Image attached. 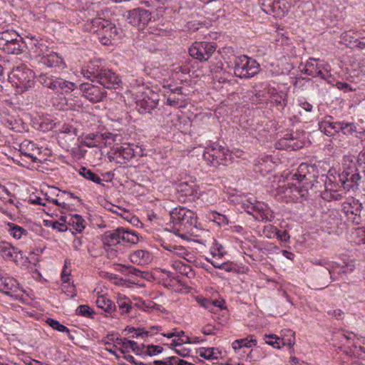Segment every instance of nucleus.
Here are the masks:
<instances>
[{
  "label": "nucleus",
  "mask_w": 365,
  "mask_h": 365,
  "mask_svg": "<svg viewBox=\"0 0 365 365\" xmlns=\"http://www.w3.org/2000/svg\"><path fill=\"white\" fill-rule=\"evenodd\" d=\"M84 77L92 81H96L103 87L90 83H81L79 90L82 96L92 103H98L106 97L105 88L116 89L120 87L121 79L111 70L101 67L96 61L90 62L86 69L82 70Z\"/></svg>",
  "instance_id": "1"
},
{
  "label": "nucleus",
  "mask_w": 365,
  "mask_h": 365,
  "mask_svg": "<svg viewBox=\"0 0 365 365\" xmlns=\"http://www.w3.org/2000/svg\"><path fill=\"white\" fill-rule=\"evenodd\" d=\"M313 176L309 172L307 164H301L297 171L292 174L287 185L279 188V192L284 195V198L288 200H297L300 197H305L308 190L313 186Z\"/></svg>",
  "instance_id": "2"
},
{
  "label": "nucleus",
  "mask_w": 365,
  "mask_h": 365,
  "mask_svg": "<svg viewBox=\"0 0 365 365\" xmlns=\"http://www.w3.org/2000/svg\"><path fill=\"white\" fill-rule=\"evenodd\" d=\"M170 222L173 223V232L181 237H186L187 235H195L197 230V217L190 210L184 207L174 208L170 212Z\"/></svg>",
  "instance_id": "3"
},
{
  "label": "nucleus",
  "mask_w": 365,
  "mask_h": 365,
  "mask_svg": "<svg viewBox=\"0 0 365 365\" xmlns=\"http://www.w3.org/2000/svg\"><path fill=\"white\" fill-rule=\"evenodd\" d=\"M311 262L317 267L314 271V279L317 284L322 286V288L327 287L331 281L335 280L336 272L340 273L336 270L339 268L337 264L325 258H314L311 260Z\"/></svg>",
  "instance_id": "4"
},
{
  "label": "nucleus",
  "mask_w": 365,
  "mask_h": 365,
  "mask_svg": "<svg viewBox=\"0 0 365 365\" xmlns=\"http://www.w3.org/2000/svg\"><path fill=\"white\" fill-rule=\"evenodd\" d=\"M9 77L19 93L26 92L35 85L34 73L24 64L14 67Z\"/></svg>",
  "instance_id": "5"
},
{
  "label": "nucleus",
  "mask_w": 365,
  "mask_h": 365,
  "mask_svg": "<svg viewBox=\"0 0 365 365\" xmlns=\"http://www.w3.org/2000/svg\"><path fill=\"white\" fill-rule=\"evenodd\" d=\"M359 170V168H357L353 161V156L345 155L344 157L343 171L339 177L344 188L350 189L358 184L361 179Z\"/></svg>",
  "instance_id": "6"
},
{
  "label": "nucleus",
  "mask_w": 365,
  "mask_h": 365,
  "mask_svg": "<svg viewBox=\"0 0 365 365\" xmlns=\"http://www.w3.org/2000/svg\"><path fill=\"white\" fill-rule=\"evenodd\" d=\"M259 66L247 56L237 57L234 61V73L239 78H250L258 73Z\"/></svg>",
  "instance_id": "7"
},
{
  "label": "nucleus",
  "mask_w": 365,
  "mask_h": 365,
  "mask_svg": "<svg viewBox=\"0 0 365 365\" xmlns=\"http://www.w3.org/2000/svg\"><path fill=\"white\" fill-rule=\"evenodd\" d=\"M138 146L131 144H123L111 149L108 153L110 161H115L118 164H125L135 156Z\"/></svg>",
  "instance_id": "8"
},
{
  "label": "nucleus",
  "mask_w": 365,
  "mask_h": 365,
  "mask_svg": "<svg viewBox=\"0 0 365 365\" xmlns=\"http://www.w3.org/2000/svg\"><path fill=\"white\" fill-rule=\"evenodd\" d=\"M302 72L312 77H320L322 79L329 81L331 77L330 73V66L322 61H319L314 58H310L305 64Z\"/></svg>",
  "instance_id": "9"
},
{
  "label": "nucleus",
  "mask_w": 365,
  "mask_h": 365,
  "mask_svg": "<svg viewBox=\"0 0 365 365\" xmlns=\"http://www.w3.org/2000/svg\"><path fill=\"white\" fill-rule=\"evenodd\" d=\"M215 49V43L195 42L189 48V53L193 58L206 61L211 57Z\"/></svg>",
  "instance_id": "10"
},
{
  "label": "nucleus",
  "mask_w": 365,
  "mask_h": 365,
  "mask_svg": "<svg viewBox=\"0 0 365 365\" xmlns=\"http://www.w3.org/2000/svg\"><path fill=\"white\" fill-rule=\"evenodd\" d=\"M247 208H252V211L246 210V212L253 216V217L258 221H269L271 222L274 219L273 212L267 206V205L256 202L255 203L250 202L247 205Z\"/></svg>",
  "instance_id": "11"
},
{
  "label": "nucleus",
  "mask_w": 365,
  "mask_h": 365,
  "mask_svg": "<svg viewBox=\"0 0 365 365\" xmlns=\"http://www.w3.org/2000/svg\"><path fill=\"white\" fill-rule=\"evenodd\" d=\"M276 148L282 150H296L304 146V143L294 137L293 133L286 130L275 144Z\"/></svg>",
  "instance_id": "12"
},
{
  "label": "nucleus",
  "mask_w": 365,
  "mask_h": 365,
  "mask_svg": "<svg viewBox=\"0 0 365 365\" xmlns=\"http://www.w3.org/2000/svg\"><path fill=\"white\" fill-rule=\"evenodd\" d=\"M151 19L150 13L143 9H135L130 11L128 15V22L134 26L145 27Z\"/></svg>",
  "instance_id": "13"
},
{
  "label": "nucleus",
  "mask_w": 365,
  "mask_h": 365,
  "mask_svg": "<svg viewBox=\"0 0 365 365\" xmlns=\"http://www.w3.org/2000/svg\"><path fill=\"white\" fill-rule=\"evenodd\" d=\"M2 284L0 286V291L11 297L17 299L22 296L21 289L17 281L12 277H4L1 280Z\"/></svg>",
  "instance_id": "14"
},
{
  "label": "nucleus",
  "mask_w": 365,
  "mask_h": 365,
  "mask_svg": "<svg viewBox=\"0 0 365 365\" xmlns=\"http://www.w3.org/2000/svg\"><path fill=\"white\" fill-rule=\"evenodd\" d=\"M362 205L359 202V200L354 199V197L347 199L342 204L343 212L347 217H349V215L353 216V217H350V218L354 222L358 223L356 221V217H359Z\"/></svg>",
  "instance_id": "15"
},
{
  "label": "nucleus",
  "mask_w": 365,
  "mask_h": 365,
  "mask_svg": "<svg viewBox=\"0 0 365 365\" xmlns=\"http://www.w3.org/2000/svg\"><path fill=\"white\" fill-rule=\"evenodd\" d=\"M290 9V4L287 0H274L268 5V9H264L267 14H273L277 18L284 16Z\"/></svg>",
  "instance_id": "16"
},
{
  "label": "nucleus",
  "mask_w": 365,
  "mask_h": 365,
  "mask_svg": "<svg viewBox=\"0 0 365 365\" xmlns=\"http://www.w3.org/2000/svg\"><path fill=\"white\" fill-rule=\"evenodd\" d=\"M0 255L5 260L13 262H17L19 256L22 258L21 251L5 241L0 242Z\"/></svg>",
  "instance_id": "17"
},
{
  "label": "nucleus",
  "mask_w": 365,
  "mask_h": 365,
  "mask_svg": "<svg viewBox=\"0 0 365 365\" xmlns=\"http://www.w3.org/2000/svg\"><path fill=\"white\" fill-rule=\"evenodd\" d=\"M118 34V29L115 24L110 21L101 32L99 33L98 38L102 44L109 45L111 41L114 39Z\"/></svg>",
  "instance_id": "18"
},
{
  "label": "nucleus",
  "mask_w": 365,
  "mask_h": 365,
  "mask_svg": "<svg viewBox=\"0 0 365 365\" xmlns=\"http://www.w3.org/2000/svg\"><path fill=\"white\" fill-rule=\"evenodd\" d=\"M177 191L184 196L198 197L200 187L194 181L182 182L178 185Z\"/></svg>",
  "instance_id": "19"
},
{
  "label": "nucleus",
  "mask_w": 365,
  "mask_h": 365,
  "mask_svg": "<svg viewBox=\"0 0 365 365\" xmlns=\"http://www.w3.org/2000/svg\"><path fill=\"white\" fill-rule=\"evenodd\" d=\"M59 100V102L54 103L53 105L56 108V109L60 110H78L79 108H81L83 106V103L81 101L78 100H74L72 98L62 96H60Z\"/></svg>",
  "instance_id": "20"
},
{
  "label": "nucleus",
  "mask_w": 365,
  "mask_h": 365,
  "mask_svg": "<svg viewBox=\"0 0 365 365\" xmlns=\"http://www.w3.org/2000/svg\"><path fill=\"white\" fill-rule=\"evenodd\" d=\"M102 242L105 247H112L121 244L119 227L106 231L102 236Z\"/></svg>",
  "instance_id": "21"
},
{
  "label": "nucleus",
  "mask_w": 365,
  "mask_h": 365,
  "mask_svg": "<svg viewBox=\"0 0 365 365\" xmlns=\"http://www.w3.org/2000/svg\"><path fill=\"white\" fill-rule=\"evenodd\" d=\"M130 259L137 264H147L151 262L152 255L148 251L138 250L130 255Z\"/></svg>",
  "instance_id": "22"
},
{
  "label": "nucleus",
  "mask_w": 365,
  "mask_h": 365,
  "mask_svg": "<svg viewBox=\"0 0 365 365\" xmlns=\"http://www.w3.org/2000/svg\"><path fill=\"white\" fill-rule=\"evenodd\" d=\"M331 120V116H327L319 123V130L328 136L334 135L338 133V129L336 128L338 122H332Z\"/></svg>",
  "instance_id": "23"
},
{
  "label": "nucleus",
  "mask_w": 365,
  "mask_h": 365,
  "mask_svg": "<svg viewBox=\"0 0 365 365\" xmlns=\"http://www.w3.org/2000/svg\"><path fill=\"white\" fill-rule=\"evenodd\" d=\"M19 151L21 155L32 159L33 162L37 161V158L35 157V153L37 151V148L31 141L25 140L21 143L19 145Z\"/></svg>",
  "instance_id": "24"
},
{
  "label": "nucleus",
  "mask_w": 365,
  "mask_h": 365,
  "mask_svg": "<svg viewBox=\"0 0 365 365\" xmlns=\"http://www.w3.org/2000/svg\"><path fill=\"white\" fill-rule=\"evenodd\" d=\"M120 243L135 245L139 242V237L136 232L119 227Z\"/></svg>",
  "instance_id": "25"
},
{
  "label": "nucleus",
  "mask_w": 365,
  "mask_h": 365,
  "mask_svg": "<svg viewBox=\"0 0 365 365\" xmlns=\"http://www.w3.org/2000/svg\"><path fill=\"white\" fill-rule=\"evenodd\" d=\"M222 145L214 143L205 148L202 157L207 165L212 166V161H215V156H218L219 153L222 150Z\"/></svg>",
  "instance_id": "26"
},
{
  "label": "nucleus",
  "mask_w": 365,
  "mask_h": 365,
  "mask_svg": "<svg viewBox=\"0 0 365 365\" xmlns=\"http://www.w3.org/2000/svg\"><path fill=\"white\" fill-rule=\"evenodd\" d=\"M58 77L48 74L41 73L38 77V81L43 87L49 88L52 91H56V83H58Z\"/></svg>",
  "instance_id": "27"
},
{
  "label": "nucleus",
  "mask_w": 365,
  "mask_h": 365,
  "mask_svg": "<svg viewBox=\"0 0 365 365\" xmlns=\"http://www.w3.org/2000/svg\"><path fill=\"white\" fill-rule=\"evenodd\" d=\"M115 135L111 133H89L87 139L95 140L99 141L101 143H104L106 145H110L113 142L115 141Z\"/></svg>",
  "instance_id": "28"
},
{
  "label": "nucleus",
  "mask_w": 365,
  "mask_h": 365,
  "mask_svg": "<svg viewBox=\"0 0 365 365\" xmlns=\"http://www.w3.org/2000/svg\"><path fill=\"white\" fill-rule=\"evenodd\" d=\"M163 247L165 250L170 252L173 255L183 258L187 261L190 262V259L186 258V256L189 255V252L184 247L171 244L163 245Z\"/></svg>",
  "instance_id": "29"
},
{
  "label": "nucleus",
  "mask_w": 365,
  "mask_h": 365,
  "mask_svg": "<svg viewBox=\"0 0 365 365\" xmlns=\"http://www.w3.org/2000/svg\"><path fill=\"white\" fill-rule=\"evenodd\" d=\"M22 44L23 42L21 41V38L16 41L8 43L4 47H0V49L9 54L19 55L23 51Z\"/></svg>",
  "instance_id": "30"
},
{
  "label": "nucleus",
  "mask_w": 365,
  "mask_h": 365,
  "mask_svg": "<svg viewBox=\"0 0 365 365\" xmlns=\"http://www.w3.org/2000/svg\"><path fill=\"white\" fill-rule=\"evenodd\" d=\"M96 303L98 308L103 309L106 312L112 313L115 310L114 303L104 295L98 296Z\"/></svg>",
  "instance_id": "31"
},
{
  "label": "nucleus",
  "mask_w": 365,
  "mask_h": 365,
  "mask_svg": "<svg viewBox=\"0 0 365 365\" xmlns=\"http://www.w3.org/2000/svg\"><path fill=\"white\" fill-rule=\"evenodd\" d=\"M32 50L36 56H42V58L50 51L46 41L43 39L35 40Z\"/></svg>",
  "instance_id": "32"
},
{
  "label": "nucleus",
  "mask_w": 365,
  "mask_h": 365,
  "mask_svg": "<svg viewBox=\"0 0 365 365\" xmlns=\"http://www.w3.org/2000/svg\"><path fill=\"white\" fill-rule=\"evenodd\" d=\"M173 267L180 274L185 275L188 278H192L195 275L191 267L181 261H174L173 263Z\"/></svg>",
  "instance_id": "33"
},
{
  "label": "nucleus",
  "mask_w": 365,
  "mask_h": 365,
  "mask_svg": "<svg viewBox=\"0 0 365 365\" xmlns=\"http://www.w3.org/2000/svg\"><path fill=\"white\" fill-rule=\"evenodd\" d=\"M215 161H212V166L217 167L220 165H227V163L231 161V155L229 153V150L225 147H222V150L218 154V156H215Z\"/></svg>",
  "instance_id": "34"
},
{
  "label": "nucleus",
  "mask_w": 365,
  "mask_h": 365,
  "mask_svg": "<svg viewBox=\"0 0 365 365\" xmlns=\"http://www.w3.org/2000/svg\"><path fill=\"white\" fill-rule=\"evenodd\" d=\"M116 341L118 344H122L125 348H130L137 355H142L143 349V344L140 346L137 344L135 341L128 340L125 338L117 339Z\"/></svg>",
  "instance_id": "35"
},
{
  "label": "nucleus",
  "mask_w": 365,
  "mask_h": 365,
  "mask_svg": "<svg viewBox=\"0 0 365 365\" xmlns=\"http://www.w3.org/2000/svg\"><path fill=\"white\" fill-rule=\"evenodd\" d=\"M19 38H21L19 35L14 30L3 31L0 33V47H4L8 43Z\"/></svg>",
  "instance_id": "36"
},
{
  "label": "nucleus",
  "mask_w": 365,
  "mask_h": 365,
  "mask_svg": "<svg viewBox=\"0 0 365 365\" xmlns=\"http://www.w3.org/2000/svg\"><path fill=\"white\" fill-rule=\"evenodd\" d=\"M42 60L43 63L48 67L58 66L63 61L62 58L53 51H49L42 58Z\"/></svg>",
  "instance_id": "37"
},
{
  "label": "nucleus",
  "mask_w": 365,
  "mask_h": 365,
  "mask_svg": "<svg viewBox=\"0 0 365 365\" xmlns=\"http://www.w3.org/2000/svg\"><path fill=\"white\" fill-rule=\"evenodd\" d=\"M336 126L338 133L341 131L343 134L342 136L349 137V135H352L356 130V128L353 123L338 122Z\"/></svg>",
  "instance_id": "38"
},
{
  "label": "nucleus",
  "mask_w": 365,
  "mask_h": 365,
  "mask_svg": "<svg viewBox=\"0 0 365 365\" xmlns=\"http://www.w3.org/2000/svg\"><path fill=\"white\" fill-rule=\"evenodd\" d=\"M8 227V232L10 235L17 240L21 239L23 235H26L28 233L24 228L14 223H9Z\"/></svg>",
  "instance_id": "39"
},
{
  "label": "nucleus",
  "mask_w": 365,
  "mask_h": 365,
  "mask_svg": "<svg viewBox=\"0 0 365 365\" xmlns=\"http://www.w3.org/2000/svg\"><path fill=\"white\" fill-rule=\"evenodd\" d=\"M108 20L100 17L92 19L91 22V31L96 33L98 36L99 33L101 32V30L108 25Z\"/></svg>",
  "instance_id": "40"
},
{
  "label": "nucleus",
  "mask_w": 365,
  "mask_h": 365,
  "mask_svg": "<svg viewBox=\"0 0 365 365\" xmlns=\"http://www.w3.org/2000/svg\"><path fill=\"white\" fill-rule=\"evenodd\" d=\"M76 88L77 86L76 83L66 81L61 78H58V83H56V91L60 89L63 92L67 93L73 91Z\"/></svg>",
  "instance_id": "41"
},
{
  "label": "nucleus",
  "mask_w": 365,
  "mask_h": 365,
  "mask_svg": "<svg viewBox=\"0 0 365 365\" xmlns=\"http://www.w3.org/2000/svg\"><path fill=\"white\" fill-rule=\"evenodd\" d=\"M271 102L277 106L284 108L287 103V94L282 91L273 93L271 97Z\"/></svg>",
  "instance_id": "42"
},
{
  "label": "nucleus",
  "mask_w": 365,
  "mask_h": 365,
  "mask_svg": "<svg viewBox=\"0 0 365 365\" xmlns=\"http://www.w3.org/2000/svg\"><path fill=\"white\" fill-rule=\"evenodd\" d=\"M341 192H343V190L340 191V190L326 188V190L322 192V196L323 199L328 200V201L340 200L343 197Z\"/></svg>",
  "instance_id": "43"
},
{
  "label": "nucleus",
  "mask_w": 365,
  "mask_h": 365,
  "mask_svg": "<svg viewBox=\"0 0 365 365\" xmlns=\"http://www.w3.org/2000/svg\"><path fill=\"white\" fill-rule=\"evenodd\" d=\"M163 351V348L161 346L158 345H145L143 344V349L142 351V356H156L160 353H162Z\"/></svg>",
  "instance_id": "44"
},
{
  "label": "nucleus",
  "mask_w": 365,
  "mask_h": 365,
  "mask_svg": "<svg viewBox=\"0 0 365 365\" xmlns=\"http://www.w3.org/2000/svg\"><path fill=\"white\" fill-rule=\"evenodd\" d=\"M79 174L87 180H91L97 184L104 185V184L102 183V180L98 175L85 167H83L80 169Z\"/></svg>",
  "instance_id": "45"
},
{
  "label": "nucleus",
  "mask_w": 365,
  "mask_h": 365,
  "mask_svg": "<svg viewBox=\"0 0 365 365\" xmlns=\"http://www.w3.org/2000/svg\"><path fill=\"white\" fill-rule=\"evenodd\" d=\"M283 337L280 339L283 346H293L295 344V333L290 329L282 331Z\"/></svg>",
  "instance_id": "46"
},
{
  "label": "nucleus",
  "mask_w": 365,
  "mask_h": 365,
  "mask_svg": "<svg viewBox=\"0 0 365 365\" xmlns=\"http://www.w3.org/2000/svg\"><path fill=\"white\" fill-rule=\"evenodd\" d=\"M220 351L215 348H202L200 349V356L206 359H217Z\"/></svg>",
  "instance_id": "47"
},
{
  "label": "nucleus",
  "mask_w": 365,
  "mask_h": 365,
  "mask_svg": "<svg viewBox=\"0 0 365 365\" xmlns=\"http://www.w3.org/2000/svg\"><path fill=\"white\" fill-rule=\"evenodd\" d=\"M209 218L220 226L227 225L229 222L228 219L225 215L220 214L217 212H210L209 215Z\"/></svg>",
  "instance_id": "48"
},
{
  "label": "nucleus",
  "mask_w": 365,
  "mask_h": 365,
  "mask_svg": "<svg viewBox=\"0 0 365 365\" xmlns=\"http://www.w3.org/2000/svg\"><path fill=\"white\" fill-rule=\"evenodd\" d=\"M93 314L94 312L88 305H80L76 309V314L78 315L92 318Z\"/></svg>",
  "instance_id": "49"
},
{
  "label": "nucleus",
  "mask_w": 365,
  "mask_h": 365,
  "mask_svg": "<svg viewBox=\"0 0 365 365\" xmlns=\"http://www.w3.org/2000/svg\"><path fill=\"white\" fill-rule=\"evenodd\" d=\"M69 223H71L73 226H76V230L78 232H81L84 229V220L78 215H75L71 217Z\"/></svg>",
  "instance_id": "50"
},
{
  "label": "nucleus",
  "mask_w": 365,
  "mask_h": 365,
  "mask_svg": "<svg viewBox=\"0 0 365 365\" xmlns=\"http://www.w3.org/2000/svg\"><path fill=\"white\" fill-rule=\"evenodd\" d=\"M46 324L49 325L51 327H52L53 329H56L58 331H68V328L66 326L61 324L59 322L53 319L48 318L46 319Z\"/></svg>",
  "instance_id": "51"
},
{
  "label": "nucleus",
  "mask_w": 365,
  "mask_h": 365,
  "mask_svg": "<svg viewBox=\"0 0 365 365\" xmlns=\"http://www.w3.org/2000/svg\"><path fill=\"white\" fill-rule=\"evenodd\" d=\"M263 235L267 238H273L277 233V228L272 225H267L262 230Z\"/></svg>",
  "instance_id": "52"
},
{
  "label": "nucleus",
  "mask_w": 365,
  "mask_h": 365,
  "mask_svg": "<svg viewBox=\"0 0 365 365\" xmlns=\"http://www.w3.org/2000/svg\"><path fill=\"white\" fill-rule=\"evenodd\" d=\"M118 305L121 314L128 313L131 308L129 301L126 299H119Z\"/></svg>",
  "instance_id": "53"
},
{
  "label": "nucleus",
  "mask_w": 365,
  "mask_h": 365,
  "mask_svg": "<svg viewBox=\"0 0 365 365\" xmlns=\"http://www.w3.org/2000/svg\"><path fill=\"white\" fill-rule=\"evenodd\" d=\"M339 139L336 145L339 148L346 150L349 149L352 145L349 137L342 136L341 135H339Z\"/></svg>",
  "instance_id": "54"
},
{
  "label": "nucleus",
  "mask_w": 365,
  "mask_h": 365,
  "mask_svg": "<svg viewBox=\"0 0 365 365\" xmlns=\"http://www.w3.org/2000/svg\"><path fill=\"white\" fill-rule=\"evenodd\" d=\"M121 272L125 275L132 274V275L139 277V276H141V274H142V272L139 269H138L133 267H131V266L130 267H125V266L123 267Z\"/></svg>",
  "instance_id": "55"
},
{
  "label": "nucleus",
  "mask_w": 365,
  "mask_h": 365,
  "mask_svg": "<svg viewBox=\"0 0 365 365\" xmlns=\"http://www.w3.org/2000/svg\"><path fill=\"white\" fill-rule=\"evenodd\" d=\"M68 265H70V262L68 259L65 260L64 267L61 273V280L63 283H67L69 282V276L71 274V271L68 269Z\"/></svg>",
  "instance_id": "56"
},
{
  "label": "nucleus",
  "mask_w": 365,
  "mask_h": 365,
  "mask_svg": "<svg viewBox=\"0 0 365 365\" xmlns=\"http://www.w3.org/2000/svg\"><path fill=\"white\" fill-rule=\"evenodd\" d=\"M240 343L242 347H252V345L256 346L257 340L254 339H248L247 338L237 339L236 344Z\"/></svg>",
  "instance_id": "57"
},
{
  "label": "nucleus",
  "mask_w": 365,
  "mask_h": 365,
  "mask_svg": "<svg viewBox=\"0 0 365 365\" xmlns=\"http://www.w3.org/2000/svg\"><path fill=\"white\" fill-rule=\"evenodd\" d=\"M183 344H191V338L189 336L180 337L173 339L171 345L174 346H181Z\"/></svg>",
  "instance_id": "58"
},
{
  "label": "nucleus",
  "mask_w": 365,
  "mask_h": 365,
  "mask_svg": "<svg viewBox=\"0 0 365 365\" xmlns=\"http://www.w3.org/2000/svg\"><path fill=\"white\" fill-rule=\"evenodd\" d=\"M178 359V357L176 356H171L165 359V361H159L156 360L154 361L153 364L154 365H173V363L176 362V360Z\"/></svg>",
  "instance_id": "59"
},
{
  "label": "nucleus",
  "mask_w": 365,
  "mask_h": 365,
  "mask_svg": "<svg viewBox=\"0 0 365 365\" xmlns=\"http://www.w3.org/2000/svg\"><path fill=\"white\" fill-rule=\"evenodd\" d=\"M61 131L63 133L70 134L71 135H77V130L72 125L64 124L62 125L61 128Z\"/></svg>",
  "instance_id": "60"
},
{
  "label": "nucleus",
  "mask_w": 365,
  "mask_h": 365,
  "mask_svg": "<svg viewBox=\"0 0 365 365\" xmlns=\"http://www.w3.org/2000/svg\"><path fill=\"white\" fill-rule=\"evenodd\" d=\"M88 138V134L85 136V138L82 142V144L83 145H86V147H88V148H94V147H98L100 145L99 141H96L95 140H91V139H87Z\"/></svg>",
  "instance_id": "61"
},
{
  "label": "nucleus",
  "mask_w": 365,
  "mask_h": 365,
  "mask_svg": "<svg viewBox=\"0 0 365 365\" xmlns=\"http://www.w3.org/2000/svg\"><path fill=\"white\" fill-rule=\"evenodd\" d=\"M358 31H348L343 34V38L346 41H349L350 43L354 42V40L356 38Z\"/></svg>",
  "instance_id": "62"
},
{
  "label": "nucleus",
  "mask_w": 365,
  "mask_h": 365,
  "mask_svg": "<svg viewBox=\"0 0 365 365\" xmlns=\"http://www.w3.org/2000/svg\"><path fill=\"white\" fill-rule=\"evenodd\" d=\"M327 314L329 316L334 317L336 319H341V317L344 314V312L339 309H336L329 310L327 312Z\"/></svg>",
  "instance_id": "63"
},
{
  "label": "nucleus",
  "mask_w": 365,
  "mask_h": 365,
  "mask_svg": "<svg viewBox=\"0 0 365 365\" xmlns=\"http://www.w3.org/2000/svg\"><path fill=\"white\" fill-rule=\"evenodd\" d=\"M277 237L281 240L282 242H287L289 239V234L287 233V231L284 230V231H280L279 230H277V233L276 234Z\"/></svg>",
  "instance_id": "64"
}]
</instances>
